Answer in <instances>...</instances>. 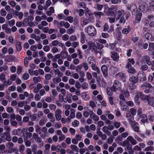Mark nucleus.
Masks as SVG:
<instances>
[{
    "label": "nucleus",
    "mask_w": 154,
    "mask_h": 154,
    "mask_svg": "<svg viewBox=\"0 0 154 154\" xmlns=\"http://www.w3.org/2000/svg\"><path fill=\"white\" fill-rule=\"evenodd\" d=\"M129 81L131 82H132L129 84V88L130 91L136 88V86L134 85V84L138 82V79L137 77H135L134 75L132 76L130 79Z\"/></svg>",
    "instance_id": "1"
},
{
    "label": "nucleus",
    "mask_w": 154,
    "mask_h": 154,
    "mask_svg": "<svg viewBox=\"0 0 154 154\" xmlns=\"http://www.w3.org/2000/svg\"><path fill=\"white\" fill-rule=\"evenodd\" d=\"M87 32L89 35L91 36H94L96 33L95 28L92 26H89L88 27Z\"/></svg>",
    "instance_id": "2"
},
{
    "label": "nucleus",
    "mask_w": 154,
    "mask_h": 154,
    "mask_svg": "<svg viewBox=\"0 0 154 154\" xmlns=\"http://www.w3.org/2000/svg\"><path fill=\"white\" fill-rule=\"evenodd\" d=\"M121 83L118 81L116 80L114 82L113 85L111 87V89L114 91L117 89H119L121 86Z\"/></svg>",
    "instance_id": "3"
},
{
    "label": "nucleus",
    "mask_w": 154,
    "mask_h": 154,
    "mask_svg": "<svg viewBox=\"0 0 154 154\" xmlns=\"http://www.w3.org/2000/svg\"><path fill=\"white\" fill-rule=\"evenodd\" d=\"M139 8L140 10L144 12H146L148 9L147 5L145 2L142 3L139 6Z\"/></svg>",
    "instance_id": "4"
},
{
    "label": "nucleus",
    "mask_w": 154,
    "mask_h": 154,
    "mask_svg": "<svg viewBox=\"0 0 154 154\" xmlns=\"http://www.w3.org/2000/svg\"><path fill=\"white\" fill-rule=\"evenodd\" d=\"M126 67L127 68L128 72L130 73L134 74L136 72L135 69L132 67L131 64L129 63H127L126 66Z\"/></svg>",
    "instance_id": "5"
},
{
    "label": "nucleus",
    "mask_w": 154,
    "mask_h": 154,
    "mask_svg": "<svg viewBox=\"0 0 154 154\" xmlns=\"http://www.w3.org/2000/svg\"><path fill=\"white\" fill-rule=\"evenodd\" d=\"M128 10H130L133 14H135L137 10V7L134 4H132L130 7H128Z\"/></svg>",
    "instance_id": "6"
},
{
    "label": "nucleus",
    "mask_w": 154,
    "mask_h": 154,
    "mask_svg": "<svg viewBox=\"0 0 154 154\" xmlns=\"http://www.w3.org/2000/svg\"><path fill=\"white\" fill-rule=\"evenodd\" d=\"M101 70L103 76L106 77L108 75V68L105 65H103L101 67Z\"/></svg>",
    "instance_id": "7"
},
{
    "label": "nucleus",
    "mask_w": 154,
    "mask_h": 154,
    "mask_svg": "<svg viewBox=\"0 0 154 154\" xmlns=\"http://www.w3.org/2000/svg\"><path fill=\"white\" fill-rule=\"evenodd\" d=\"M138 94L140 95L141 100L143 101H145L146 100L147 101L150 96V95H145L140 92H139Z\"/></svg>",
    "instance_id": "8"
},
{
    "label": "nucleus",
    "mask_w": 154,
    "mask_h": 154,
    "mask_svg": "<svg viewBox=\"0 0 154 154\" xmlns=\"http://www.w3.org/2000/svg\"><path fill=\"white\" fill-rule=\"evenodd\" d=\"M42 131L44 134L41 135V137L42 138H45V137H48V133H47V128L45 127H43L42 128Z\"/></svg>",
    "instance_id": "9"
},
{
    "label": "nucleus",
    "mask_w": 154,
    "mask_h": 154,
    "mask_svg": "<svg viewBox=\"0 0 154 154\" xmlns=\"http://www.w3.org/2000/svg\"><path fill=\"white\" fill-rule=\"evenodd\" d=\"M111 54V57L113 60L115 61H118L119 58L118 54L114 52H112Z\"/></svg>",
    "instance_id": "10"
},
{
    "label": "nucleus",
    "mask_w": 154,
    "mask_h": 154,
    "mask_svg": "<svg viewBox=\"0 0 154 154\" xmlns=\"http://www.w3.org/2000/svg\"><path fill=\"white\" fill-rule=\"evenodd\" d=\"M127 140L129 142H130L133 145H135L137 144L136 140L131 136H128L127 138Z\"/></svg>",
    "instance_id": "11"
},
{
    "label": "nucleus",
    "mask_w": 154,
    "mask_h": 154,
    "mask_svg": "<svg viewBox=\"0 0 154 154\" xmlns=\"http://www.w3.org/2000/svg\"><path fill=\"white\" fill-rule=\"evenodd\" d=\"M147 101L149 105L154 107V98L153 97H151L150 95Z\"/></svg>",
    "instance_id": "12"
},
{
    "label": "nucleus",
    "mask_w": 154,
    "mask_h": 154,
    "mask_svg": "<svg viewBox=\"0 0 154 154\" xmlns=\"http://www.w3.org/2000/svg\"><path fill=\"white\" fill-rule=\"evenodd\" d=\"M143 58L148 65L149 66L152 64L151 62L150 61V57L149 56L147 55L144 56H143Z\"/></svg>",
    "instance_id": "13"
},
{
    "label": "nucleus",
    "mask_w": 154,
    "mask_h": 154,
    "mask_svg": "<svg viewBox=\"0 0 154 154\" xmlns=\"http://www.w3.org/2000/svg\"><path fill=\"white\" fill-rule=\"evenodd\" d=\"M131 29V28L130 26H127V28H125L122 29V32L124 34H128L129 31Z\"/></svg>",
    "instance_id": "14"
},
{
    "label": "nucleus",
    "mask_w": 154,
    "mask_h": 154,
    "mask_svg": "<svg viewBox=\"0 0 154 154\" xmlns=\"http://www.w3.org/2000/svg\"><path fill=\"white\" fill-rule=\"evenodd\" d=\"M28 72L31 75H34L36 76H37L38 74V70L33 71L32 69H29Z\"/></svg>",
    "instance_id": "15"
},
{
    "label": "nucleus",
    "mask_w": 154,
    "mask_h": 154,
    "mask_svg": "<svg viewBox=\"0 0 154 154\" xmlns=\"http://www.w3.org/2000/svg\"><path fill=\"white\" fill-rule=\"evenodd\" d=\"M102 131L108 135H110L111 134V132L109 131L107 127L104 126L103 127Z\"/></svg>",
    "instance_id": "16"
},
{
    "label": "nucleus",
    "mask_w": 154,
    "mask_h": 154,
    "mask_svg": "<svg viewBox=\"0 0 154 154\" xmlns=\"http://www.w3.org/2000/svg\"><path fill=\"white\" fill-rule=\"evenodd\" d=\"M94 14L96 17L100 19L101 16H103L104 14L103 13L100 11H96L94 12Z\"/></svg>",
    "instance_id": "17"
},
{
    "label": "nucleus",
    "mask_w": 154,
    "mask_h": 154,
    "mask_svg": "<svg viewBox=\"0 0 154 154\" xmlns=\"http://www.w3.org/2000/svg\"><path fill=\"white\" fill-rule=\"evenodd\" d=\"M124 11L122 10L121 11H119L117 12L115 15V17L116 19L118 20L122 14V13H124Z\"/></svg>",
    "instance_id": "18"
},
{
    "label": "nucleus",
    "mask_w": 154,
    "mask_h": 154,
    "mask_svg": "<svg viewBox=\"0 0 154 154\" xmlns=\"http://www.w3.org/2000/svg\"><path fill=\"white\" fill-rule=\"evenodd\" d=\"M138 65L139 66H140V70L143 71H146L148 69V66L146 64L144 65H140V63H138Z\"/></svg>",
    "instance_id": "19"
},
{
    "label": "nucleus",
    "mask_w": 154,
    "mask_h": 154,
    "mask_svg": "<svg viewBox=\"0 0 154 154\" xmlns=\"http://www.w3.org/2000/svg\"><path fill=\"white\" fill-rule=\"evenodd\" d=\"M50 146V145L49 144H46L45 145V149L44 151L45 154H47L49 153V150Z\"/></svg>",
    "instance_id": "20"
},
{
    "label": "nucleus",
    "mask_w": 154,
    "mask_h": 154,
    "mask_svg": "<svg viewBox=\"0 0 154 154\" xmlns=\"http://www.w3.org/2000/svg\"><path fill=\"white\" fill-rule=\"evenodd\" d=\"M4 134H5V135L6 136V140L7 141H11V137L9 133L8 132H6L5 133H4Z\"/></svg>",
    "instance_id": "21"
},
{
    "label": "nucleus",
    "mask_w": 154,
    "mask_h": 154,
    "mask_svg": "<svg viewBox=\"0 0 154 154\" xmlns=\"http://www.w3.org/2000/svg\"><path fill=\"white\" fill-rule=\"evenodd\" d=\"M91 67L93 70L95 71H96V72L98 74H99L100 73V71L99 69H98V67H97L95 64L93 63H92Z\"/></svg>",
    "instance_id": "22"
},
{
    "label": "nucleus",
    "mask_w": 154,
    "mask_h": 154,
    "mask_svg": "<svg viewBox=\"0 0 154 154\" xmlns=\"http://www.w3.org/2000/svg\"><path fill=\"white\" fill-rule=\"evenodd\" d=\"M41 78L40 76L34 77L33 78V81L34 83L37 84L41 81Z\"/></svg>",
    "instance_id": "23"
},
{
    "label": "nucleus",
    "mask_w": 154,
    "mask_h": 154,
    "mask_svg": "<svg viewBox=\"0 0 154 154\" xmlns=\"http://www.w3.org/2000/svg\"><path fill=\"white\" fill-rule=\"evenodd\" d=\"M75 30L73 27H72L66 30V33L68 34H71L75 32Z\"/></svg>",
    "instance_id": "24"
},
{
    "label": "nucleus",
    "mask_w": 154,
    "mask_h": 154,
    "mask_svg": "<svg viewBox=\"0 0 154 154\" xmlns=\"http://www.w3.org/2000/svg\"><path fill=\"white\" fill-rule=\"evenodd\" d=\"M147 120V118L146 115L144 114L142 115V120L141 121L143 123H144L146 122Z\"/></svg>",
    "instance_id": "25"
},
{
    "label": "nucleus",
    "mask_w": 154,
    "mask_h": 154,
    "mask_svg": "<svg viewBox=\"0 0 154 154\" xmlns=\"http://www.w3.org/2000/svg\"><path fill=\"white\" fill-rule=\"evenodd\" d=\"M16 46L17 51H20L21 50V43L19 41H17L16 43Z\"/></svg>",
    "instance_id": "26"
},
{
    "label": "nucleus",
    "mask_w": 154,
    "mask_h": 154,
    "mask_svg": "<svg viewBox=\"0 0 154 154\" xmlns=\"http://www.w3.org/2000/svg\"><path fill=\"white\" fill-rule=\"evenodd\" d=\"M139 97L138 94H137L135 95L134 100L136 104L137 105H139L140 104V102L139 101Z\"/></svg>",
    "instance_id": "27"
},
{
    "label": "nucleus",
    "mask_w": 154,
    "mask_h": 154,
    "mask_svg": "<svg viewBox=\"0 0 154 154\" xmlns=\"http://www.w3.org/2000/svg\"><path fill=\"white\" fill-rule=\"evenodd\" d=\"M144 75H145V74L144 72H139L138 73V74L137 76L138 79H139L140 80Z\"/></svg>",
    "instance_id": "28"
},
{
    "label": "nucleus",
    "mask_w": 154,
    "mask_h": 154,
    "mask_svg": "<svg viewBox=\"0 0 154 154\" xmlns=\"http://www.w3.org/2000/svg\"><path fill=\"white\" fill-rule=\"evenodd\" d=\"M85 36L83 32H81V42L82 44H84L85 42Z\"/></svg>",
    "instance_id": "29"
},
{
    "label": "nucleus",
    "mask_w": 154,
    "mask_h": 154,
    "mask_svg": "<svg viewBox=\"0 0 154 154\" xmlns=\"http://www.w3.org/2000/svg\"><path fill=\"white\" fill-rule=\"evenodd\" d=\"M70 114L69 116L71 118H73L75 117V110L74 109L72 108L70 109Z\"/></svg>",
    "instance_id": "30"
},
{
    "label": "nucleus",
    "mask_w": 154,
    "mask_h": 154,
    "mask_svg": "<svg viewBox=\"0 0 154 154\" xmlns=\"http://www.w3.org/2000/svg\"><path fill=\"white\" fill-rule=\"evenodd\" d=\"M93 13H90L88 14L89 18L88 20L91 22H93L94 21V19L93 17Z\"/></svg>",
    "instance_id": "31"
},
{
    "label": "nucleus",
    "mask_w": 154,
    "mask_h": 154,
    "mask_svg": "<svg viewBox=\"0 0 154 154\" xmlns=\"http://www.w3.org/2000/svg\"><path fill=\"white\" fill-rule=\"evenodd\" d=\"M61 81V79L58 77H56L53 79V81L54 83H58Z\"/></svg>",
    "instance_id": "32"
},
{
    "label": "nucleus",
    "mask_w": 154,
    "mask_h": 154,
    "mask_svg": "<svg viewBox=\"0 0 154 154\" xmlns=\"http://www.w3.org/2000/svg\"><path fill=\"white\" fill-rule=\"evenodd\" d=\"M61 57L63 59H64L68 56V53L65 51L61 53Z\"/></svg>",
    "instance_id": "33"
},
{
    "label": "nucleus",
    "mask_w": 154,
    "mask_h": 154,
    "mask_svg": "<svg viewBox=\"0 0 154 154\" xmlns=\"http://www.w3.org/2000/svg\"><path fill=\"white\" fill-rule=\"evenodd\" d=\"M5 76V74L3 73H2L0 75V80L2 81H3V82L4 83L6 82Z\"/></svg>",
    "instance_id": "34"
},
{
    "label": "nucleus",
    "mask_w": 154,
    "mask_h": 154,
    "mask_svg": "<svg viewBox=\"0 0 154 154\" xmlns=\"http://www.w3.org/2000/svg\"><path fill=\"white\" fill-rule=\"evenodd\" d=\"M139 46L140 47H141V46H143V48L144 49H146L148 48V44L147 43H141L139 44Z\"/></svg>",
    "instance_id": "35"
},
{
    "label": "nucleus",
    "mask_w": 154,
    "mask_h": 154,
    "mask_svg": "<svg viewBox=\"0 0 154 154\" xmlns=\"http://www.w3.org/2000/svg\"><path fill=\"white\" fill-rule=\"evenodd\" d=\"M23 131H25V132H26V135L27 137L30 138L32 136V134L30 132H27V129L26 128H23Z\"/></svg>",
    "instance_id": "36"
},
{
    "label": "nucleus",
    "mask_w": 154,
    "mask_h": 154,
    "mask_svg": "<svg viewBox=\"0 0 154 154\" xmlns=\"http://www.w3.org/2000/svg\"><path fill=\"white\" fill-rule=\"evenodd\" d=\"M25 149V146L23 144L20 145L19 147V150L20 152H23Z\"/></svg>",
    "instance_id": "37"
},
{
    "label": "nucleus",
    "mask_w": 154,
    "mask_h": 154,
    "mask_svg": "<svg viewBox=\"0 0 154 154\" xmlns=\"http://www.w3.org/2000/svg\"><path fill=\"white\" fill-rule=\"evenodd\" d=\"M148 50L149 51H152L154 49V43H149V44Z\"/></svg>",
    "instance_id": "38"
},
{
    "label": "nucleus",
    "mask_w": 154,
    "mask_h": 154,
    "mask_svg": "<svg viewBox=\"0 0 154 154\" xmlns=\"http://www.w3.org/2000/svg\"><path fill=\"white\" fill-rule=\"evenodd\" d=\"M107 93L108 95L109 96H112V91H113L112 90L111 88H107Z\"/></svg>",
    "instance_id": "39"
},
{
    "label": "nucleus",
    "mask_w": 154,
    "mask_h": 154,
    "mask_svg": "<svg viewBox=\"0 0 154 154\" xmlns=\"http://www.w3.org/2000/svg\"><path fill=\"white\" fill-rule=\"evenodd\" d=\"M88 45L89 48H90L91 49L92 48H95V47H96V45L94 43L91 42L88 43Z\"/></svg>",
    "instance_id": "40"
},
{
    "label": "nucleus",
    "mask_w": 154,
    "mask_h": 154,
    "mask_svg": "<svg viewBox=\"0 0 154 154\" xmlns=\"http://www.w3.org/2000/svg\"><path fill=\"white\" fill-rule=\"evenodd\" d=\"M35 131L37 134H41V129L40 128L38 125H37L35 129Z\"/></svg>",
    "instance_id": "41"
},
{
    "label": "nucleus",
    "mask_w": 154,
    "mask_h": 154,
    "mask_svg": "<svg viewBox=\"0 0 154 154\" xmlns=\"http://www.w3.org/2000/svg\"><path fill=\"white\" fill-rule=\"evenodd\" d=\"M70 147L72 150L73 151H75L76 152L78 151V148L77 146L74 145H71L70 146Z\"/></svg>",
    "instance_id": "42"
},
{
    "label": "nucleus",
    "mask_w": 154,
    "mask_h": 154,
    "mask_svg": "<svg viewBox=\"0 0 154 154\" xmlns=\"http://www.w3.org/2000/svg\"><path fill=\"white\" fill-rule=\"evenodd\" d=\"M50 47L48 45H45L43 48V50L46 52L49 51L50 50Z\"/></svg>",
    "instance_id": "43"
},
{
    "label": "nucleus",
    "mask_w": 154,
    "mask_h": 154,
    "mask_svg": "<svg viewBox=\"0 0 154 154\" xmlns=\"http://www.w3.org/2000/svg\"><path fill=\"white\" fill-rule=\"evenodd\" d=\"M29 20L28 18H26L24 19L23 23V25L24 26H27L29 24Z\"/></svg>",
    "instance_id": "44"
},
{
    "label": "nucleus",
    "mask_w": 154,
    "mask_h": 154,
    "mask_svg": "<svg viewBox=\"0 0 154 154\" xmlns=\"http://www.w3.org/2000/svg\"><path fill=\"white\" fill-rule=\"evenodd\" d=\"M103 30L104 31L106 32L107 31L109 28L108 24L107 23H105L103 26Z\"/></svg>",
    "instance_id": "45"
},
{
    "label": "nucleus",
    "mask_w": 154,
    "mask_h": 154,
    "mask_svg": "<svg viewBox=\"0 0 154 154\" xmlns=\"http://www.w3.org/2000/svg\"><path fill=\"white\" fill-rule=\"evenodd\" d=\"M79 122L77 120H75L72 123V125L74 127H77L79 125Z\"/></svg>",
    "instance_id": "46"
},
{
    "label": "nucleus",
    "mask_w": 154,
    "mask_h": 154,
    "mask_svg": "<svg viewBox=\"0 0 154 154\" xmlns=\"http://www.w3.org/2000/svg\"><path fill=\"white\" fill-rule=\"evenodd\" d=\"M91 118L93 119V120L94 121H97L99 119V117L97 116V115H96L95 114H94V115H93V116L91 117Z\"/></svg>",
    "instance_id": "47"
},
{
    "label": "nucleus",
    "mask_w": 154,
    "mask_h": 154,
    "mask_svg": "<svg viewBox=\"0 0 154 154\" xmlns=\"http://www.w3.org/2000/svg\"><path fill=\"white\" fill-rule=\"evenodd\" d=\"M122 93L125 97H128L129 96V93L128 91H126L122 92Z\"/></svg>",
    "instance_id": "48"
},
{
    "label": "nucleus",
    "mask_w": 154,
    "mask_h": 154,
    "mask_svg": "<svg viewBox=\"0 0 154 154\" xmlns=\"http://www.w3.org/2000/svg\"><path fill=\"white\" fill-rule=\"evenodd\" d=\"M65 97H66L65 98H63L62 99H60V102H62L63 101L65 103H66L67 102V100L69 98L68 97V96L67 95H66L65 96Z\"/></svg>",
    "instance_id": "49"
},
{
    "label": "nucleus",
    "mask_w": 154,
    "mask_h": 154,
    "mask_svg": "<svg viewBox=\"0 0 154 154\" xmlns=\"http://www.w3.org/2000/svg\"><path fill=\"white\" fill-rule=\"evenodd\" d=\"M0 14L1 16H5L7 14V12L3 9H2L0 11Z\"/></svg>",
    "instance_id": "50"
},
{
    "label": "nucleus",
    "mask_w": 154,
    "mask_h": 154,
    "mask_svg": "<svg viewBox=\"0 0 154 154\" xmlns=\"http://www.w3.org/2000/svg\"><path fill=\"white\" fill-rule=\"evenodd\" d=\"M69 39L71 41H75L77 40V37L75 35H72L69 37Z\"/></svg>",
    "instance_id": "51"
},
{
    "label": "nucleus",
    "mask_w": 154,
    "mask_h": 154,
    "mask_svg": "<svg viewBox=\"0 0 154 154\" xmlns=\"http://www.w3.org/2000/svg\"><path fill=\"white\" fill-rule=\"evenodd\" d=\"M153 149V147L152 146H149L146 147L144 150L145 151H152Z\"/></svg>",
    "instance_id": "52"
},
{
    "label": "nucleus",
    "mask_w": 154,
    "mask_h": 154,
    "mask_svg": "<svg viewBox=\"0 0 154 154\" xmlns=\"http://www.w3.org/2000/svg\"><path fill=\"white\" fill-rule=\"evenodd\" d=\"M134 63H135V61L134 60V59L129 58L128 59V63H129L130 64H131L132 65H133L134 64Z\"/></svg>",
    "instance_id": "53"
},
{
    "label": "nucleus",
    "mask_w": 154,
    "mask_h": 154,
    "mask_svg": "<svg viewBox=\"0 0 154 154\" xmlns=\"http://www.w3.org/2000/svg\"><path fill=\"white\" fill-rule=\"evenodd\" d=\"M97 48L98 50H101L103 47V45L100 43H97Z\"/></svg>",
    "instance_id": "54"
},
{
    "label": "nucleus",
    "mask_w": 154,
    "mask_h": 154,
    "mask_svg": "<svg viewBox=\"0 0 154 154\" xmlns=\"http://www.w3.org/2000/svg\"><path fill=\"white\" fill-rule=\"evenodd\" d=\"M51 92L53 96L54 97H56L57 95V93L56 90L55 89H53L52 90Z\"/></svg>",
    "instance_id": "55"
},
{
    "label": "nucleus",
    "mask_w": 154,
    "mask_h": 154,
    "mask_svg": "<svg viewBox=\"0 0 154 154\" xmlns=\"http://www.w3.org/2000/svg\"><path fill=\"white\" fill-rule=\"evenodd\" d=\"M69 38V36L67 34H65L62 37V39L64 41H67L68 40Z\"/></svg>",
    "instance_id": "56"
},
{
    "label": "nucleus",
    "mask_w": 154,
    "mask_h": 154,
    "mask_svg": "<svg viewBox=\"0 0 154 154\" xmlns=\"http://www.w3.org/2000/svg\"><path fill=\"white\" fill-rule=\"evenodd\" d=\"M49 108L51 110H55L56 108V106L54 104H51L49 105Z\"/></svg>",
    "instance_id": "57"
},
{
    "label": "nucleus",
    "mask_w": 154,
    "mask_h": 154,
    "mask_svg": "<svg viewBox=\"0 0 154 154\" xmlns=\"http://www.w3.org/2000/svg\"><path fill=\"white\" fill-rule=\"evenodd\" d=\"M2 117L4 119H7L9 118V115L6 112L3 113L2 115Z\"/></svg>",
    "instance_id": "58"
},
{
    "label": "nucleus",
    "mask_w": 154,
    "mask_h": 154,
    "mask_svg": "<svg viewBox=\"0 0 154 154\" xmlns=\"http://www.w3.org/2000/svg\"><path fill=\"white\" fill-rule=\"evenodd\" d=\"M29 77V75L28 73H25L23 76V78L25 80H27Z\"/></svg>",
    "instance_id": "59"
},
{
    "label": "nucleus",
    "mask_w": 154,
    "mask_h": 154,
    "mask_svg": "<svg viewBox=\"0 0 154 154\" xmlns=\"http://www.w3.org/2000/svg\"><path fill=\"white\" fill-rule=\"evenodd\" d=\"M7 111L8 112L11 113L13 112L14 110L11 107H8L7 108Z\"/></svg>",
    "instance_id": "60"
},
{
    "label": "nucleus",
    "mask_w": 154,
    "mask_h": 154,
    "mask_svg": "<svg viewBox=\"0 0 154 154\" xmlns=\"http://www.w3.org/2000/svg\"><path fill=\"white\" fill-rule=\"evenodd\" d=\"M83 66L82 65H79L77 66L76 68V71L77 72H79L82 68Z\"/></svg>",
    "instance_id": "61"
},
{
    "label": "nucleus",
    "mask_w": 154,
    "mask_h": 154,
    "mask_svg": "<svg viewBox=\"0 0 154 154\" xmlns=\"http://www.w3.org/2000/svg\"><path fill=\"white\" fill-rule=\"evenodd\" d=\"M41 96L40 94H36L35 96V99L37 101L39 100L41 98Z\"/></svg>",
    "instance_id": "62"
},
{
    "label": "nucleus",
    "mask_w": 154,
    "mask_h": 154,
    "mask_svg": "<svg viewBox=\"0 0 154 154\" xmlns=\"http://www.w3.org/2000/svg\"><path fill=\"white\" fill-rule=\"evenodd\" d=\"M59 42L57 40H55L52 42V44L54 46H56L57 45H59Z\"/></svg>",
    "instance_id": "63"
},
{
    "label": "nucleus",
    "mask_w": 154,
    "mask_h": 154,
    "mask_svg": "<svg viewBox=\"0 0 154 154\" xmlns=\"http://www.w3.org/2000/svg\"><path fill=\"white\" fill-rule=\"evenodd\" d=\"M10 122L12 126H15L17 125V122L15 121L11 120Z\"/></svg>",
    "instance_id": "64"
}]
</instances>
